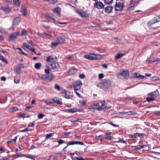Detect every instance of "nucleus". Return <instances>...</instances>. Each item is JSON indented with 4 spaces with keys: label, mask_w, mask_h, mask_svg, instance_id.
I'll return each instance as SVG.
<instances>
[{
    "label": "nucleus",
    "mask_w": 160,
    "mask_h": 160,
    "mask_svg": "<svg viewBox=\"0 0 160 160\" xmlns=\"http://www.w3.org/2000/svg\"><path fill=\"white\" fill-rule=\"evenodd\" d=\"M112 82L108 79H105L103 82H100L97 85L98 87L105 90L111 85Z\"/></svg>",
    "instance_id": "nucleus-1"
},
{
    "label": "nucleus",
    "mask_w": 160,
    "mask_h": 160,
    "mask_svg": "<svg viewBox=\"0 0 160 160\" xmlns=\"http://www.w3.org/2000/svg\"><path fill=\"white\" fill-rule=\"evenodd\" d=\"M73 86L75 92L77 95L79 97H80V94L77 92V91L80 89V81H78L75 82L73 84Z\"/></svg>",
    "instance_id": "nucleus-2"
},
{
    "label": "nucleus",
    "mask_w": 160,
    "mask_h": 160,
    "mask_svg": "<svg viewBox=\"0 0 160 160\" xmlns=\"http://www.w3.org/2000/svg\"><path fill=\"white\" fill-rule=\"evenodd\" d=\"M160 21V15L158 16L154 17L152 20L149 21L148 23V26L149 27H150L152 25Z\"/></svg>",
    "instance_id": "nucleus-3"
},
{
    "label": "nucleus",
    "mask_w": 160,
    "mask_h": 160,
    "mask_svg": "<svg viewBox=\"0 0 160 160\" xmlns=\"http://www.w3.org/2000/svg\"><path fill=\"white\" fill-rule=\"evenodd\" d=\"M124 8L123 3L120 2H116L115 5V11H121Z\"/></svg>",
    "instance_id": "nucleus-4"
},
{
    "label": "nucleus",
    "mask_w": 160,
    "mask_h": 160,
    "mask_svg": "<svg viewBox=\"0 0 160 160\" xmlns=\"http://www.w3.org/2000/svg\"><path fill=\"white\" fill-rule=\"evenodd\" d=\"M94 7L98 9H103L104 8V4L100 1H97L94 5Z\"/></svg>",
    "instance_id": "nucleus-5"
},
{
    "label": "nucleus",
    "mask_w": 160,
    "mask_h": 160,
    "mask_svg": "<svg viewBox=\"0 0 160 160\" xmlns=\"http://www.w3.org/2000/svg\"><path fill=\"white\" fill-rule=\"evenodd\" d=\"M97 56L95 54L90 53L84 55V57L90 60H96L98 59Z\"/></svg>",
    "instance_id": "nucleus-6"
},
{
    "label": "nucleus",
    "mask_w": 160,
    "mask_h": 160,
    "mask_svg": "<svg viewBox=\"0 0 160 160\" xmlns=\"http://www.w3.org/2000/svg\"><path fill=\"white\" fill-rule=\"evenodd\" d=\"M24 67V65L22 63H20L15 68L14 71L15 73L18 74L20 73L21 72V68Z\"/></svg>",
    "instance_id": "nucleus-7"
},
{
    "label": "nucleus",
    "mask_w": 160,
    "mask_h": 160,
    "mask_svg": "<svg viewBox=\"0 0 160 160\" xmlns=\"http://www.w3.org/2000/svg\"><path fill=\"white\" fill-rule=\"evenodd\" d=\"M38 34L42 37L43 38L46 39H50L52 38V36L48 34H47L46 33H38Z\"/></svg>",
    "instance_id": "nucleus-8"
},
{
    "label": "nucleus",
    "mask_w": 160,
    "mask_h": 160,
    "mask_svg": "<svg viewBox=\"0 0 160 160\" xmlns=\"http://www.w3.org/2000/svg\"><path fill=\"white\" fill-rule=\"evenodd\" d=\"M20 22V20L19 17H16L14 18L13 22V27L12 28L13 30H14V27L18 25Z\"/></svg>",
    "instance_id": "nucleus-9"
},
{
    "label": "nucleus",
    "mask_w": 160,
    "mask_h": 160,
    "mask_svg": "<svg viewBox=\"0 0 160 160\" xmlns=\"http://www.w3.org/2000/svg\"><path fill=\"white\" fill-rule=\"evenodd\" d=\"M113 7L112 6H108L104 8L105 12L108 14L112 13L113 9Z\"/></svg>",
    "instance_id": "nucleus-10"
},
{
    "label": "nucleus",
    "mask_w": 160,
    "mask_h": 160,
    "mask_svg": "<svg viewBox=\"0 0 160 160\" xmlns=\"http://www.w3.org/2000/svg\"><path fill=\"white\" fill-rule=\"evenodd\" d=\"M120 74L124 77L125 79H128L129 76V74L128 70H123L120 73Z\"/></svg>",
    "instance_id": "nucleus-11"
},
{
    "label": "nucleus",
    "mask_w": 160,
    "mask_h": 160,
    "mask_svg": "<svg viewBox=\"0 0 160 160\" xmlns=\"http://www.w3.org/2000/svg\"><path fill=\"white\" fill-rule=\"evenodd\" d=\"M1 9L6 14L9 13L11 10V8L8 6L2 7Z\"/></svg>",
    "instance_id": "nucleus-12"
},
{
    "label": "nucleus",
    "mask_w": 160,
    "mask_h": 160,
    "mask_svg": "<svg viewBox=\"0 0 160 160\" xmlns=\"http://www.w3.org/2000/svg\"><path fill=\"white\" fill-rule=\"evenodd\" d=\"M61 9L59 7L55 8L53 10V12L57 14L58 16H60L61 14Z\"/></svg>",
    "instance_id": "nucleus-13"
},
{
    "label": "nucleus",
    "mask_w": 160,
    "mask_h": 160,
    "mask_svg": "<svg viewBox=\"0 0 160 160\" xmlns=\"http://www.w3.org/2000/svg\"><path fill=\"white\" fill-rule=\"evenodd\" d=\"M45 61L48 62H55L54 59L52 56H50L47 57Z\"/></svg>",
    "instance_id": "nucleus-14"
},
{
    "label": "nucleus",
    "mask_w": 160,
    "mask_h": 160,
    "mask_svg": "<svg viewBox=\"0 0 160 160\" xmlns=\"http://www.w3.org/2000/svg\"><path fill=\"white\" fill-rule=\"evenodd\" d=\"M17 38V37L14 33L11 34L8 38V40L9 41H14Z\"/></svg>",
    "instance_id": "nucleus-15"
},
{
    "label": "nucleus",
    "mask_w": 160,
    "mask_h": 160,
    "mask_svg": "<svg viewBox=\"0 0 160 160\" xmlns=\"http://www.w3.org/2000/svg\"><path fill=\"white\" fill-rule=\"evenodd\" d=\"M61 100V99H59L57 97L54 98L52 99L54 103H56L59 105H61L62 103Z\"/></svg>",
    "instance_id": "nucleus-16"
},
{
    "label": "nucleus",
    "mask_w": 160,
    "mask_h": 160,
    "mask_svg": "<svg viewBox=\"0 0 160 160\" xmlns=\"http://www.w3.org/2000/svg\"><path fill=\"white\" fill-rule=\"evenodd\" d=\"M21 11L23 16H27V10L26 8L23 5H22V8L21 10Z\"/></svg>",
    "instance_id": "nucleus-17"
},
{
    "label": "nucleus",
    "mask_w": 160,
    "mask_h": 160,
    "mask_svg": "<svg viewBox=\"0 0 160 160\" xmlns=\"http://www.w3.org/2000/svg\"><path fill=\"white\" fill-rule=\"evenodd\" d=\"M78 111H79V110L76 108H74L69 109H65L64 110V111L67 112L74 113Z\"/></svg>",
    "instance_id": "nucleus-18"
},
{
    "label": "nucleus",
    "mask_w": 160,
    "mask_h": 160,
    "mask_svg": "<svg viewBox=\"0 0 160 160\" xmlns=\"http://www.w3.org/2000/svg\"><path fill=\"white\" fill-rule=\"evenodd\" d=\"M56 40L58 42L59 44H61L64 42L65 41V38L64 37H60L58 38Z\"/></svg>",
    "instance_id": "nucleus-19"
},
{
    "label": "nucleus",
    "mask_w": 160,
    "mask_h": 160,
    "mask_svg": "<svg viewBox=\"0 0 160 160\" xmlns=\"http://www.w3.org/2000/svg\"><path fill=\"white\" fill-rule=\"evenodd\" d=\"M77 70H78L77 69L73 67L72 68L68 71L69 74L70 75H73L76 73Z\"/></svg>",
    "instance_id": "nucleus-20"
},
{
    "label": "nucleus",
    "mask_w": 160,
    "mask_h": 160,
    "mask_svg": "<svg viewBox=\"0 0 160 160\" xmlns=\"http://www.w3.org/2000/svg\"><path fill=\"white\" fill-rule=\"evenodd\" d=\"M47 77L48 81L51 82L54 79V76L53 74L50 73L49 74H48Z\"/></svg>",
    "instance_id": "nucleus-21"
},
{
    "label": "nucleus",
    "mask_w": 160,
    "mask_h": 160,
    "mask_svg": "<svg viewBox=\"0 0 160 160\" xmlns=\"http://www.w3.org/2000/svg\"><path fill=\"white\" fill-rule=\"evenodd\" d=\"M89 16V14L86 12H81V17L82 18L88 17Z\"/></svg>",
    "instance_id": "nucleus-22"
},
{
    "label": "nucleus",
    "mask_w": 160,
    "mask_h": 160,
    "mask_svg": "<svg viewBox=\"0 0 160 160\" xmlns=\"http://www.w3.org/2000/svg\"><path fill=\"white\" fill-rule=\"evenodd\" d=\"M75 144H80V141H72L68 142V145H73Z\"/></svg>",
    "instance_id": "nucleus-23"
},
{
    "label": "nucleus",
    "mask_w": 160,
    "mask_h": 160,
    "mask_svg": "<svg viewBox=\"0 0 160 160\" xmlns=\"http://www.w3.org/2000/svg\"><path fill=\"white\" fill-rule=\"evenodd\" d=\"M134 76L135 77L140 79H143L145 77V76L142 75L140 74H138V73H134Z\"/></svg>",
    "instance_id": "nucleus-24"
},
{
    "label": "nucleus",
    "mask_w": 160,
    "mask_h": 160,
    "mask_svg": "<svg viewBox=\"0 0 160 160\" xmlns=\"http://www.w3.org/2000/svg\"><path fill=\"white\" fill-rule=\"evenodd\" d=\"M45 1H47L48 3L51 4H55L57 3L58 1V0H44Z\"/></svg>",
    "instance_id": "nucleus-25"
},
{
    "label": "nucleus",
    "mask_w": 160,
    "mask_h": 160,
    "mask_svg": "<svg viewBox=\"0 0 160 160\" xmlns=\"http://www.w3.org/2000/svg\"><path fill=\"white\" fill-rule=\"evenodd\" d=\"M125 55V53H118L115 56V58L116 59H118L121 58L122 57Z\"/></svg>",
    "instance_id": "nucleus-26"
},
{
    "label": "nucleus",
    "mask_w": 160,
    "mask_h": 160,
    "mask_svg": "<svg viewBox=\"0 0 160 160\" xmlns=\"http://www.w3.org/2000/svg\"><path fill=\"white\" fill-rule=\"evenodd\" d=\"M59 44L58 43V42L56 40V41L54 42H52V45L51 47L52 48H54L55 47H56L58 45H59Z\"/></svg>",
    "instance_id": "nucleus-27"
},
{
    "label": "nucleus",
    "mask_w": 160,
    "mask_h": 160,
    "mask_svg": "<svg viewBox=\"0 0 160 160\" xmlns=\"http://www.w3.org/2000/svg\"><path fill=\"white\" fill-rule=\"evenodd\" d=\"M0 60L2 62H5L6 64H8V62L5 59L4 57L1 56L0 55Z\"/></svg>",
    "instance_id": "nucleus-28"
},
{
    "label": "nucleus",
    "mask_w": 160,
    "mask_h": 160,
    "mask_svg": "<svg viewBox=\"0 0 160 160\" xmlns=\"http://www.w3.org/2000/svg\"><path fill=\"white\" fill-rule=\"evenodd\" d=\"M104 3L106 4L109 5L112 4L113 0H103Z\"/></svg>",
    "instance_id": "nucleus-29"
},
{
    "label": "nucleus",
    "mask_w": 160,
    "mask_h": 160,
    "mask_svg": "<svg viewBox=\"0 0 160 160\" xmlns=\"http://www.w3.org/2000/svg\"><path fill=\"white\" fill-rule=\"evenodd\" d=\"M23 156V155L22 154H13L12 155V158L15 159L16 158H18L19 157H21Z\"/></svg>",
    "instance_id": "nucleus-30"
},
{
    "label": "nucleus",
    "mask_w": 160,
    "mask_h": 160,
    "mask_svg": "<svg viewBox=\"0 0 160 160\" xmlns=\"http://www.w3.org/2000/svg\"><path fill=\"white\" fill-rule=\"evenodd\" d=\"M20 81V77H15L14 79V82L16 84L19 83Z\"/></svg>",
    "instance_id": "nucleus-31"
},
{
    "label": "nucleus",
    "mask_w": 160,
    "mask_h": 160,
    "mask_svg": "<svg viewBox=\"0 0 160 160\" xmlns=\"http://www.w3.org/2000/svg\"><path fill=\"white\" fill-rule=\"evenodd\" d=\"M13 1L15 4L17 6H20V0H13Z\"/></svg>",
    "instance_id": "nucleus-32"
},
{
    "label": "nucleus",
    "mask_w": 160,
    "mask_h": 160,
    "mask_svg": "<svg viewBox=\"0 0 160 160\" xmlns=\"http://www.w3.org/2000/svg\"><path fill=\"white\" fill-rule=\"evenodd\" d=\"M34 66L36 69H39L41 67V64L40 63H37L35 64Z\"/></svg>",
    "instance_id": "nucleus-33"
},
{
    "label": "nucleus",
    "mask_w": 160,
    "mask_h": 160,
    "mask_svg": "<svg viewBox=\"0 0 160 160\" xmlns=\"http://www.w3.org/2000/svg\"><path fill=\"white\" fill-rule=\"evenodd\" d=\"M50 65L51 67L53 69L56 68L57 67L56 65V63H55V62H52V64Z\"/></svg>",
    "instance_id": "nucleus-34"
},
{
    "label": "nucleus",
    "mask_w": 160,
    "mask_h": 160,
    "mask_svg": "<svg viewBox=\"0 0 160 160\" xmlns=\"http://www.w3.org/2000/svg\"><path fill=\"white\" fill-rule=\"evenodd\" d=\"M128 115H136L137 114V113L136 112H134L133 111H130L128 112Z\"/></svg>",
    "instance_id": "nucleus-35"
},
{
    "label": "nucleus",
    "mask_w": 160,
    "mask_h": 160,
    "mask_svg": "<svg viewBox=\"0 0 160 160\" xmlns=\"http://www.w3.org/2000/svg\"><path fill=\"white\" fill-rule=\"evenodd\" d=\"M28 34V31L25 30L23 29L21 35L22 36H26Z\"/></svg>",
    "instance_id": "nucleus-36"
},
{
    "label": "nucleus",
    "mask_w": 160,
    "mask_h": 160,
    "mask_svg": "<svg viewBox=\"0 0 160 160\" xmlns=\"http://www.w3.org/2000/svg\"><path fill=\"white\" fill-rule=\"evenodd\" d=\"M48 18L52 20L53 21V22H55V19L54 17V16L52 14H51L50 15H49L48 16Z\"/></svg>",
    "instance_id": "nucleus-37"
},
{
    "label": "nucleus",
    "mask_w": 160,
    "mask_h": 160,
    "mask_svg": "<svg viewBox=\"0 0 160 160\" xmlns=\"http://www.w3.org/2000/svg\"><path fill=\"white\" fill-rule=\"evenodd\" d=\"M136 3V2L134 0H130V5L132 7H133L135 6V5Z\"/></svg>",
    "instance_id": "nucleus-38"
},
{
    "label": "nucleus",
    "mask_w": 160,
    "mask_h": 160,
    "mask_svg": "<svg viewBox=\"0 0 160 160\" xmlns=\"http://www.w3.org/2000/svg\"><path fill=\"white\" fill-rule=\"evenodd\" d=\"M155 100V98L153 97L149 98L147 97L146 98V100L148 102H150L152 101Z\"/></svg>",
    "instance_id": "nucleus-39"
},
{
    "label": "nucleus",
    "mask_w": 160,
    "mask_h": 160,
    "mask_svg": "<svg viewBox=\"0 0 160 160\" xmlns=\"http://www.w3.org/2000/svg\"><path fill=\"white\" fill-rule=\"evenodd\" d=\"M47 77L48 74L43 75L41 77V79L44 80H48Z\"/></svg>",
    "instance_id": "nucleus-40"
},
{
    "label": "nucleus",
    "mask_w": 160,
    "mask_h": 160,
    "mask_svg": "<svg viewBox=\"0 0 160 160\" xmlns=\"http://www.w3.org/2000/svg\"><path fill=\"white\" fill-rule=\"evenodd\" d=\"M138 135V137H140V138H143L145 136V134L144 133H137Z\"/></svg>",
    "instance_id": "nucleus-41"
},
{
    "label": "nucleus",
    "mask_w": 160,
    "mask_h": 160,
    "mask_svg": "<svg viewBox=\"0 0 160 160\" xmlns=\"http://www.w3.org/2000/svg\"><path fill=\"white\" fill-rule=\"evenodd\" d=\"M144 146H138L137 147H135L134 149H133V150H139L141 149L142 148L144 147Z\"/></svg>",
    "instance_id": "nucleus-42"
},
{
    "label": "nucleus",
    "mask_w": 160,
    "mask_h": 160,
    "mask_svg": "<svg viewBox=\"0 0 160 160\" xmlns=\"http://www.w3.org/2000/svg\"><path fill=\"white\" fill-rule=\"evenodd\" d=\"M0 33L4 34H6L7 32L6 31L5 29L2 28H0Z\"/></svg>",
    "instance_id": "nucleus-43"
},
{
    "label": "nucleus",
    "mask_w": 160,
    "mask_h": 160,
    "mask_svg": "<svg viewBox=\"0 0 160 160\" xmlns=\"http://www.w3.org/2000/svg\"><path fill=\"white\" fill-rule=\"evenodd\" d=\"M55 88L56 89L59 91H60L61 89L60 86L57 84H55Z\"/></svg>",
    "instance_id": "nucleus-44"
},
{
    "label": "nucleus",
    "mask_w": 160,
    "mask_h": 160,
    "mask_svg": "<svg viewBox=\"0 0 160 160\" xmlns=\"http://www.w3.org/2000/svg\"><path fill=\"white\" fill-rule=\"evenodd\" d=\"M54 135L53 133H50L46 135V138L47 139L49 138Z\"/></svg>",
    "instance_id": "nucleus-45"
},
{
    "label": "nucleus",
    "mask_w": 160,
    "mask_h": 160,
    "mask_svg": "<svg viewBox=\"0 0 160 160\" xmlns=\"http://www.w3.org/2000/svg\"><path fill=\"white\" fill-rule=\"evenodd\" d=\"M11 110L12 112H15L18 110V108L16 107H12L11 109Z\"/></svg>",
    "instance_id": "nucleus-46"
},
{
    "label": "nucleus",
    "mask_w": 160,
    "mask_h": 160,
    "mask_svg": "<svg viewBox=\"0 0 160 160\" xmlns=\"http://www.w3.org/2000/svg\"><path fill=\"white\" fill-rule=\"evenodd\" d=\"M45 116V115L42 113H39L38 114V118L39 119L42 118L44 117Z\"/></svg>",
    "instance_id": "nucleus-47"
},
{
    "label": "nucleus",
    "mask_w": 160,
    "mask_h": 160,
    "mask_svg": "<svg viewBox=\"0 0 160 160\" xmlns=\"http://www.w3.org/2000/svg\"><path fill=\"white\" fill-rule=\"evenodd\" d=\"M23 46L27 49H30V46L26 43L23 44Z\"/></svg>",
    "instance_id": "nucleus-48"
},
{
    "label": "nucleus",
    "mask_w": 160,
    "mask_h": 160,
    "mask_svg": "<svg viewBox=\"0 0 160 160\" xmlns=\"http://www.w3.org/2000/svg\"><path fill=\"white\" fill-rule=\"evenodd\" d=\"M31 130H29L27 128H26L24 130H21L19 131L20 132H28V131H30Z\"/></svg>",
    "instance_id": "nucleus-49"
},
{
    "label": "nucleus",
    "mask_w": 160,
    "mask_h": 160,
    "mask_svg": "<svg viewBox=\"0 0 160 160\" xmlns=\"http://www.w3.org/2000/svg\"><path fill=\"white\" fill-rule=\"evenodd\" d=\"M113 138V137L112 136H108L107 137H106L105 138L106 139L108 140H110L112 139Z\"/></svg>",
    "instance_id": "nucleus-50"
},
{
    "label": "nucleus",
    "mask_w": 160,
    "mask_h": 160,
    "mask_svg": "<svg viewBox=\"0 0 160 160\" xmlns=\"http://www.w3.org/2000/svg\"><path fill=\"white\" fill-rule=\"evenodd\" d=\"M118 142L125 144H126L127 143L126 141L123 140L122 139H120L118 141Z\"/></svg>",
    "instance_id": "nucleus-51"
},
{
    "label": "nucleus",
    "mask_w": 160,
    "mask_h": 160,
    "mask_svg": "<svg viewBox=\"0 0 160 160\" xmlns=\"http://www.w3.org/2000/svg\"><path fill=\"white\" fill-rule=\"evenodd\" d=\"M104 77V74L103 73L100 74L98 75V78L99 79H101L102 78Z\"/></svg>",
    "instance_id": "nucleus-52"
},
{
    "label": "nucleus",
    "mask_w": 160,
    "mask_h": 160,
    "mask_svg": "<svg viewBox=\"0 0 160 160\" xmlns=\"http://www.w3.org/2000/svg\"><path fill=\"white\" fill-rule=\"evenodd\" d=\"M35 125V123L34 122H31L29 123L28 125V127H33Z\"/></svg>",
    "instance_id": "nucleus-53"
},
{
    "label": "nucleus",
    "mask_w": 160,
    "mask_h": 160,
    "mask_svg": "<svg viewBox=\"0 0 160 160\" xmlns=\"http://www.w3.org/2000/svg\"><path fill=\"white\" fill-rule=\"evenodd\" d=\"M26 157L27 158H29L32 159L33 160H35V156H32V157H30L29 156H26Z\"/></svg>",
    "instance_id": "nucleus-54"
},
{
    "label": "nucleus",
    "mask_w": 160,
    "mask_h": 160,
    "mask_svg": "<svg viewBox=\"0 0 160 160\" xmlns=\"http://www.w3.org/2000/svg\"><path fill=\"white\" fill-rule=\"evenodd\" d=\"M64 142H65L64 141L61 140V139H60L58 141V143L59 144H61L63 143H64Z\"/></svg>",
    "instance_id": "nucleus-55"
},
{
    "label": "nucleus",
    "mask_w": 160,
    "mask_h": 160,
    "mask_svg": "<svg viewBox=\"0 0 160 160\" xmlns=\"http://www.w3.org/2000/svg\"><path fill=\"white\" fill-rule=\"evenodd\" d=\"M45 103H46V105H50L51 104H53V102H45Z\"/></svg>",
    "instance_id": "nucleus-56"
},
{
    "label": "nucleus",
    "mask_w": 160,
    "mask_h": 160,
    "mask_svg": "<svg viewBox=\"0 0 160 160\" xmlns=\"http://www.w3.org/2000/svg\"><path fill=\"white\" fill-rule=\"evenodd\" d=\"M96 138L97 140H102V135H99L98 136H96Z\"/></svg>",
    "instance_id": "nucleus-57"
},
{
    "label": "nucleus",
    "mask_w": 160,
    "mask_h": 160,
    "mask_svg": "<svg viewBox=\"0 0 160 160\" xmlns=\"http://www.w3.org/2000/svg\"><path fill=\"white\" fill-rule=\"evenodd\" d=\"M14 33L16 35L17 37L18 36H22L21 35V34H20V33L19 32H15Z\"/></svg>",
    "instance_id": "nucleus-58"
},
{
    "label": "nucleus",
    "mask_w": 160,
    "mask_h": 160,
    "mask_svg": "<svg viewBox=\"0 0 160 160\" xmlns=\"http://www.w3.org/2000/svg\"><path fill=\"white\" fill-rule=\"evenodd\" d=\"M61 93V94H66L67 93V91L65 89H63L62 90Z\"/></svg>",
    "instance_id": "nucleus-59"
},
{
    "label": "nucleus",
    "mask_w": 160,
    "mask_h": 160,
    "mask_svg": "<svg viewBox=\"0 0 160 160\" xmlns=\"http://www.w3.org/2000/svg\"><path fill=\"white\" fill-rule=\"evenodd\" d=\"M154 113L157 115L160 116V111H156Z\"/></svg>",
    "instance_id": "nucleus-60"
},
{
    "label": "nucleus",
    "mask_w": 160,
    "mask_h": 160,
    "mask_svg": "<svg viewBox=\"0 0 160 160\" xmlns=\"http://www.w3.org/2000/svg\"><path fill=\"white\" fill-rule=\"evenodd\" d=\"M30 50L33 52L34 53L36 54L35 51V49L34 48H31L29 49Z\"/></svg>",
    "instance_id": "nucleus-61"
},
{
    "label": "nucleus",
    "mask_w": 160,
    "mask_h": 160,
    "mask_svg": "<svg viewBox=\"0 0 160 160\" xmlns=\"http://www.w3.org/2000/svg\"><path fill=\"white\" fill-rule=\"evenodd\" d=\"M1 79L2 81H5L6 80V78L4 77V76H3V77H2L1 78Z\"/></svg>",
    "instance_id": "nucleus-62"
},
{
    "label": "nucleus",
    "mask_w": 160,
    "mask_h": 160,
    "mask_svg": "<svg viewBox=\"0 0 160 160\" xmlns=\"http://www.w3.org/2000/svg\"><path fill=\"white\" fill-rule=\"evenodd\" d=\"M86 103L84 101H82L81 102V105L82 106H84L86 105Z\"/></svg>",
    "instance_id": "nucleus-63"
},
{
    "label": "nucleus",
    "mask_w": 160,
    "mask_h": 160,
    "mask_svg": "<svg viewBox=\"0 0 160 160\" xmlns=\"http://www.w3.org/2000/svg\"><path fill=\"white\" fill-rule=\"evenodd\" d=\"M50 70L49 69H46L45 70V72L47 74H49Z\"/></svg>",
    "instance_id": "nucleus-64"
}]
</instances>
